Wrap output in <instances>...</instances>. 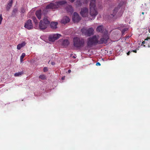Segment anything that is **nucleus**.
Masks as SVG:
<instances>
[{
    "label": "nucleus",
    "instance_id": "obj_37",
    "mask_svg": "<svg viewBox=\"0 0 150 150\" xmlns=\"http://www.w3.org/2000/svg\"><path fill=\"white\" fill-rule=\"evenodd\" d=\"M65 76H64L63 77H62V80H64L65 79Z\"/></svg>",
    "mask_w": 150,
    "mask_h": 150
},
{
    "label": "nucleus",
    "instance_id": "obj_4",
    "mask_svg": "<svg viewBox=\"0 0 150 150\" xmlns=\"http://www.w3.org/2000/svg\"><path fill=\"white\" fill-rule=\"evenodd\" d=\"M83 34L87 36H90L94 34V30L93 28L91 27L88 28H83L81 30Z\"/></svg>",
    "mask_w": 150,
    "mask_h": 150
},
{
    "label": "nucleus",
    "instance_id": "obj_17",
    "mask_svg": "<svg viewBox=\"0 0 150 150\" xmlns=\"http://www.w3.org/2000/svg\"><path fill=\"white\" fill-rule=\"evenodd\" d=\"M26 45L25 42H23L21 44H18L17 46V49L18 50H20L21 48L24 46Z\"/></svg>",
    "mask_w": 150,
    "mask_h": 150
},
{
    "label": "nucleus",
    "instance_id": "obj_18",
    "mask_svg": "<svg viewBox=\"0 0 150 150\" xmlns=\"http://www.w3.org/2000/svg\"><path fill=\"white\" fill-rule=\"evenodd\" d=\"M58 23L57 22H51L50 24V26L51 28L53 29L56 28H57V25Z\"/></svg>",
    "mask_w": 150,
    "mask_h": 150
},
{
    "label": "nucleus",
    "instance_id": "obj_13",
    "mask_svg": "<svg viewBox=\"0 0 150 150\" xmlns=\"http://www.w3.org/2000/svg\"><path fill=\"white\" fill-rule=\"evenodd\" d=\"M118 7H115L114 9L112 11V13L110 14V17L111 18H113L116 14L118 11L119 10Z\"/></svg>",
    "mask_w": 150,
    "mask_h": 150
},
{
    "label": "nucleus",
    "instance_id": "obj_42",
    "mask_svg": "<svg viewBox=\"0 0 150 150\" xmlns=\"http://www.w3.org/2000/svg\"><path fill=\"white\" fill-rule=\"evenodd\" d=\"M144 43H145V41H144V42H142V44H144Z\"/></svg>",
    "mask_w": 150,
    "mask_h": 150
},
{
    "label": "nucleus",
    "instance_id": "obj_3",
    "mask_svg": "<svg viewBox=\"0 0 150 150\" xmlns=\"http://www.w3.org/2000/svg\"><path fill=\"white\" fill-rule=\"evenodd\" d=\"M109 38V37L108 35L107 31L105 30L104 31V34L102 37L99 40H98V44H106L108 42V40Z\"/></svg>",
    "mask_w": 150,
    "mask_h": 150
},
{
    "label": "nucleus",
    "instance_id": "obj_27",
    "mask_svg": "<svg viewBox=\"0 0 150 150\" xmlns=\"http://www.w3.org/2000/svg\"><path fill=\"white\" fill-rule=\"evenodd\" d=\"M25 12V9L23 7H21V12L22 13H24Z\"/></svg>",
    "mask_w": 150,
    "mask_h": 150
},
{
    "label": "nucleus",
    "instance_id": "obj_39",
    "mask_svg": "<svg viewBox=\"0 0 150 150\" xmlns=\"http://www.w3.org/2000/svg\"><path fill=\"white\" fill-rule=\"evenodd\" d=\"M75 0H69V1L71 3L73 2Z\"/></svg>",
    "mask_w": 150,
    "mask_h": 150
},
{
    "label": "nucleus",
    "instance_id": "obj_6",
    "mask_svg": "<svg viewBox=\"0 0 150 150\" xmlns=\"http://www.w3.org/2000/svg\"><path fill=\"white\" fill-rule=\"evenodd\" d=\"M24 27L28 30L32 29L33 28V25L32 23V21L29 19L25 23Z\"/></svg>",
    "mask_w": 150,
    "mask_h": 150
},
{
    "label": "nucleus",
    "instance_id": "obj_33",
    "mask_svg": "<svg viewBox=\"0 0 150 150\" xmlns=\"http://www.w3.org/2000/svg\"><path fill=\"white\" fill-rule=\"evenodd\" d=\"M96 65L97 66H100V63H99V62H97L96 63Z\"/></svg>",
    "mask_w": 150,
    "mask_h": 150
},
{
    "label": "nucleus",
    "instance_id": "obj_11",
    "mask_svg": "<svg viewBox=\"0 0 150 150\" xmlns=\"http://www.w3.org/2000/svg\"><path fill=\"white\" fill-rule=\"evenodd\" d=\"M48 25L46 24L42 20H41L39 24V28L41 29H45L47 27Z\"/></svg>",
    "mask_w": 150,
    "mask_h": 150
},
{
    "label": "nucleus",
    "instance_id": "obj_15",
    "mask_svg": "<svg viewBox=\"0 0 150 150\" xmlns=\"http://www.w3.org/2000/svg\"><path fill=\"white\" fill-rule=\"evenodd\" d=\"M96 31L98 32L103 33L104 31V28L103 25L98 26L96 29Z\"/></svg>",
    "mask_w": 150,
    "mask_h": 150
},
{
    "label": "nucleus",
    "instance_id": "obj_1",
    "mask_svg": "<svg viewBox=\"0 0 150 150\" xmlns=\"http://www.w3.org/2000/svg\"><path fill=\"white\" fill-rule=\"evenodd\" d=\"M74 46L77 48L83 47L85 44V40L82 38L76 37L73 39Z\"/></svg>",
    "mask_w": 150,
    "mask_h": 150
},
{
    "label": "nucleus",
    "instance_id": "obj_36",
    "mask_svg": "<svg viewBox=\"0 0 150 150\" xmlns=\"http://www.w3.org/2000/svg\"><path fill=\"white\" fill-rule=\"evenodd\" d=\"M51 64L53 65H54L55 64V63L53 62H51Z\"/></svg>",
    "mask_w": 150,
    "mask_h": 150
},
{
    "label": "nucleus",
    "instance_id": "obj_43",
    "mask_svg": "<svg viewBox=\"0 0 150 150\" xmlns=\"http://www.w3.org/2000/svg\"><path fill=\"white\" fill-rule=\"evenodd\" d=\"M72 57L73 58H74V59H75V58H76V57L75 56H73Z\"/></svg>",
    "mask_w": 150,
    "mask_h": 150
},
{
    "label": "nucleus",
    "instance_id": "obj_30",
    "mask_svg": "<svg viewBox=\"0 0 150 150\" xmlns=\"http://www.w3.org/2000/svg\"><path fill=\"white\" fill-rule=\"evenodd\" d=\"M2 20H3V18L2 16V15H1H1L0 16V25H1V22H2Z\"/></svg>",
    "mask_w": 150,
    "mask_h": 150
},
{
    "label": "nucleus",
    "instance_id": "obj_21",
    "mask_svg": "<svg viewBox=\"0 0 150 150\" xmlns=\"http://www.w3.org/2000/svg\"><path fill=\"white\" fill-rule=\"evenodd\" d=\"M82 4V3L81 1L80 0H77L76 2L75 5L77 7H81Z\"/></svg>",
    "mask_w": 150,
    "mask_h": 150
},
{
    "label": "nucleus",
    "instance_id": "obj_22",
    "mask_svg": "<svg viewBox=\"0 0 150 150\" xmlns=\"http://www.w3.org/2000/svg\"><path fill=\"white\" fill-rule=\"evenodd\" d=\"M44 23H45L47 25H48L50 23V22L48 21L47 18V17H45L43 20L42 21Z\"/></svg>",
    "mask_w": 150,
    "mask_h": 150
},
{
    "label": "nucleus",
    "instance_id": "obj_9",
    "mask_svg": "<svg viewBox=\"0 0 150 150\" xmlns=\"http://www.w3.org/2000/svg\"><path fill=\"white\" fill-rule=\"evenodd\" d=\"M88 9L86 7L81 8L80 12L81 14L83 17H86L88 15Z\"/></svg>",
    "mask_w": 150,
    "mask_h": 150
},
{
    "label": "nucleus",
    "instance_id": "obj_12",
    "mask_svg": "<svg viewBox=\"0 0 150 150\" xmlns=\"http://www.w3.org/2000/svg\"><path fill=\"white\" fill-rule=\"evenodd\" d=\"M70 21V19L67 16L64 17L62 20L61 22L64 24L68 23Z\"/></svg>",
    "mask_w": 150,
    "mask_h": 150
},
{
    "label": "nucleus",
    "instance_id": "obj_40",
    "mask_svg": "<svg viewBox=\"0 0 150 150\" xmlns=\"http://www.w3.org/2000/svg\"><path fill=\"white\" fill-rule=\"evenodd\" d=\"M68 72L69 73H70L71 72V70H69L68 71Z\"/></svg>",
    "mask_w": 150,
    "mask_h": 150
},
{
    "label": "nucleus",
    "instance_id": "obj_32",
    "mask_svg": "<svg viewBox=\"0 0 150 150\" xmlns=\"http://www.w3.org/2000/svg\"><path fill=\"white\" fill-rule=\"evenodd\" d=\"M132 51H129L127 53V55H129V54L131 53Z\"/></svg>",
    "mask_w": 150,
    "mask_h": 150
},
{
    "label": "nucleus",
    "instance_id": "obj_29",
    "mask_svg": "<svg viewBox=\"0 0 150 150\" xmlns=\"http://www.w3.org/2000/svg\"><path fill=\"white\" fill-rule=\"evenodd\" d=\"M127 30V28H125L123 29L122 31V35L124 34L125 32Z\"/></svg>",
    "mask_w": 150,
    "mask_h": 150
},
{
    "label": "nucleus",
    "instance_id": "obj_38",
    "mask_svg": "<svg viewBox=\"0 0 150 150\" xmlns=\"http://www.w3.org/2000/svg\"><path fill=\"white\" fill-rule=\"evenodd\" d=\"M132 52H135V53H136L137 52V50H133L132 51Z\"/></svg>",
    "mask_w": 150,
    "mask_h": 150
},
{
    "label": "nucleus",
    "instance_id": "obj_8",
    "mask_svg": "<svg viewBox=\"0 0 150 150\" xmlns=\"http://www.w3.org/2000/svg\"><path fill=\"white\" fill-rule=\"evenodd\" d=\"M81 19L78 14L76 12H74L72 16V20L73 21L75 22H78Z\"/></svg>",
    "mask_w": 150,
    "mask_h": 150
},
{
    "label": "nucleus",
    "instance_id": "obj_2",
    "mask_svg": "<svg viewBox=\"0 0 150 150\" xmlns=\"http://www.w3.org/2000/svg\"><path fill=\"white\" fill-rule=\"evenodd\" d=\"M99 36L96 35L93 36L92 37L88 38L87 40V44L88 47H91L93 45H95L98 44V39Z\"/></svg>",
    "mask_w": 150,
    "mask_h": 150
},
{
    "label": "nucleus",
    "instance_id": "obj_10",
    "mask_svg": "<svg viewBox=\"0 0 150 150\" xmlns=\"http://www.w3.org/2000/svg\"><path fill=\"white\" fill-rule=\"evenodd\" d=\"M126 3L125 1H121L119 3L117 7H118V8L119 9L121 8V10L123 11L125 9Z\"/></svg>",
    "mask_w": 150,
    "mask_h": 150
},
{
    "label": "nucleus",
    "instance_id": "obj_16",
    "mask_svg": "<svg viewBox=\"0 0 150 150\" xmlns=\"http://www.w3.org/2000/svg\"><path fill=\"white\" fill-rule=\"evenodd\" d=\"M69 44V42L68 40L65 39L62 42V45L65 47L67 46Z\"/></svg>",
    "mask_w": 150,
    "mask_h": 150
},
{
    "label": "nucleus",
    "instance_id": "obj_28",
    "mask_svg": "<svg viewBox=\"0 0 150 150\" xmlns=\"http://www.w3.org/2000/svg\"><path fill=\"white\" fill-rule=\"evenodd\" d=\"M39 78L42 80H44L45 79L46 76L44 75H41L40 76Z\"/></svg>",
    "mask_w": 150,
    "mask_h": 150
},
{
    "label": "nucleus",
    "instance_id": "obj_20",
    "mask_svg": "<svg viewBox=\"0 0 150 150\" xmlns=\"http://www.w3.org/2000/svg\"><path fill=\"white\" fill-rule=\"evenodd\" d=\"M66 10L67 11L70 13L73 12V9L71 5L68 6L66 8Z\"/></svg>",
    "mask_w": 150,
    "mask_h": 150
},
{
    "label": "nucleus",
    "instance_id": "obj_24",
    "mask_svg": "<svg viewBox=\"0 0 150 150\" xmlns=\"http://www.w3.org/2000/svg\"><path fill=\"white\" fill-rule=\"evenodd\" d=\"M23 74V71H22L16 73L14 74V76L16 77L20 76H22Z\"/></svg>",
    "mask_w": 150,
    "mask_h": 150
},
{
    "label": "nucleus",
    "instance_id": "obj_5",
    "mask_svg": "<svg viewBox=\"0 0 150 150\" xmlns=\"http://www.w3.org/2000/svg\"><path fill=\"white\" fill-rule=\"evenodd\" d=\"M61 36V35L58 34L51 35L49 36L48 39L50 41L53 42L59 38Z\"/></svg>",
    "mask_w": 150,
    "mask_h": 150
},
{
    "label": "nucleus",
    "instance_id": "obj_44",
    "mask_svg": "<svg viewBox=\"0 0 150 150\" xmlns=\"http://www.w3.org/2000/svg\"><path fill=\"white\" fill-rule=\"evenodd\" d=\"M142 15H144V12H142Z\"/></svg>",
    "mask_w": 150,
    "mask_h": 150
},
{
    "label": "nucleus",
    "instance_id": "obj_23",
    "mask_svg": "<svg viewBox=\"0 0 150 150\" xmlns=\"http://www.w3.org/2000/svg\"><path fill=\"white\" fill-rule=\"evenodd\" d=\"M18 8H14L12 12V15L13 16H16V13H18Z\"/></svg>",
    "mask_w": 150,
    "mask_h": 150
},
{
    "label": "nucleus",
    "instance_id": "obj_14",
    "mask_svg": "<svg viewBox=\"0 0 150 150\" xmlns=\"http://www.w3.org/2000/svg\"><path fill=\"white\" fill-rule=\"evenodd\" d=\"M35 15L40 20L41 19V10H39L36 11Z\"/></svg>",
    "mask_w": 150,
    "mask_h": 150
},
{
    "label": "nucleus",
    "instance_id": "obj_45",
    "mask_svg": "<svg viewBox=\"0 0 150 150\" xmlns=\"http://www.w3.org/2000/svg\"><path fill=\"white\" fill-rule=\"evenodd\" d=\"M148 31L149 33H150V29Z\"/></svg>",
    "mask_w": 150,
    "mask_h": 150
},
{
    "label": "nucleus",
    "instance_id": "obj_41",
    "mask_svg": "<svg viewBox=\"0 0 150 150\" xmlns=\"http://www.w3.org/2000/svg\"><path fill=\"white\" fill-rule=\"evenodd\" d=\"M149 39V38H146V39H145V40H148V39Z\"/></svg>",
    "mask_w": 150,
    "mask_h": 150
},
{
    "label": "nucleus",
    "instance_id": "obj_34",
    "mask_svg": "<svg viewBox=\"0 0 150 150\" xmlns=\"http://www.w3.org/2000/svg\"><path fill=\"white\" fill-rule=\"evenodd\" d=\"M13 3V1L12 0L10 1V7L11 6L12 4Z\"/></svg>",
    "mask_w": 150,
    "mask_h": 150
},
{
    "label": "nucleus",
    "instance_id": "obj_26",
    "mask_svg": "<svg viewBox=\"0 0 150 150\" xmlns=\"http://www.w3.org/2000/svg\"><path fill=\"white\" fill-rule=\"evenodd\" d=\"M32 19H33V22H34V23H35V24L36 25H37V24L38 23V22L37 21V20L36 18L35 17H33Z\"/></svg>",
    "mask_w": 150,
    "mask_h": 150
},
{
    "label": "nucleus",
    "instance_id": "obj_19",
    "mask_svg": "<svg viewBox=\"0 0 150 150\" xmlns=\"http://www.w3.org/2000/svg\"><path fill=\"white\" fill-rule=\"evenodd\" d=\"M58 7H59L60 6H61L62 5L64 4L67 3V1L65 0H62L58 1H57Z\"/></svg>",
    "mask_w": 150,
    "mask_h": 150
},
{
    "label": "nucleus",
    "instance_id": "obj_7",
    "mask_svg": "<svg viewBox=\"0 0 150 150\" xmlns=\"http://www.w3.org/2000/svg\"><path fill=\"white\" fill-rule=\"evenodd\" d=\"M58 8L59 7L57 2L54 3H51L50 4L47 5L46 7L47 9L57 8Z\"/></svg>",
    "mask_w": 150,
    "mask_h": 150
},
{
    "label": "nucleus",
    "instance_id": "obj_25",
    "mask_svg": "<svg viewBox=\"0 0 150 150\" xmlns=\"http://www.w3.org/2000/svg\"><path fill=\"white\" fill-rule=\"evenodd\" d=\"M25 53H23L21 55L20 57V61L21 62H22L23 61V59L25 57Z\"/></svg>",
    "mask_w": 150,
    "mask_h": 150
},
{
    "label": "nucleus",
    "instance_id": "obj_35",
    "mask_svg": "<svg viewBox=\"0 0 150 150\" xmlns=\"http://www.w3.org/2000/svg\"><path fill=\"white\" fill-rule=\"evenodd\" d=\"M9 5V3H8V5H7V8H7V10H8L9 9V7H8V5Z\"/></svg>",
    "mask_w": 150,
    "mask_h": 150
},
{
    "label": "nucleus",
    "instance_id": "obj_31",
    "mask_svg": "<svg viewBox=\"0 0 150 150\" xmlns=\"http://www.w3.org/2000/svg\"><path fill=\"white\" fill-rule=\"evenodd\" d=\"M48 69L47 67H45L43 69V71L44 72H46L48 71Z\"/></svg>",
    "mask_w": 150,
    "mask_h": 150
}]
</instances>
